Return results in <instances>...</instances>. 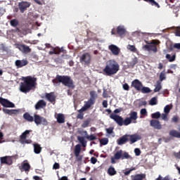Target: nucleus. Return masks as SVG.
Returning a JSON list of instances; mask_svg holds the SVG:
<instances>
[{
	"mask_svg": "<svg viewBox=\"0 0 180 180\" xmlns=\"http://www.w3.org/2000/svg\"><path fill=\"white\" fill-rule=\"evenodd\" d=\"M82 108L79 110L78 114L77 115V118L80 119L81 120H82V119H84V112H85V111H82Z\"/></svg>",
	"mask_w": 180,
	"mask_h": 180,
	"instance_id": "obj_40",
	"label": "nucleus"
},
{
	"mask_svg": "<svg viewBox=\"0 0 180 180\" xmlns=\"http://www.w3.org/2000/svg\"><path fill=\"white\" fill-rule=\"evenodd\" d=\"M152 119H160L161 117V113L160 112H154L151 115Z\"/></svg>",
	"mask_w": 180,
	"mask_h": 180,
	"instance_id": "obj_42",
	"label": "nucleus"
},
{
	"mask_svg": "<svg viewBox=\"0 0 180 180\" xmlns=\"http://www.w3.org/2000/svg\"><path fill=\"white\" fill-rule=\"evenodd\" d=\"M77 140L80 144H82V147H86V141L84 136H77Z\"/></svg>",
	"mask_w": 180,
	"mask_h": 180,
	"instance_id": "obj_33",
	"label": "nucleus"
},
{
	"mask_svg": "<svg viewBox=\"0 0 180 180\" xmlns=\"http://www.w3.org/2000/svg\"><path fill=\"white\" fill-rule=\"evenodd\" d=\"M117 34H119L120 37H123L126 34V28L123 25H119L117 27Z\"/></svg>",
	"mask_w": 180,
	"mask_h": 180,
	"instance_id": "obj_25",
	"label": "nucleus"
},
{
	"mask_svg": "<svg viewBox=\"0 0 180 180\" xmlns=\"http://www.w3.org/2000/svg\"><path fill=\"white\" fill-rule=\"evenodd\" d=\"M96 98H98V94H96V91H90L89 99L96 102Z\"/></svg>",
	"mask_w": 180,
	"mask_h": 180,
	"instance_id": "obj_35",
	"label": "nucleus"
},
{
	"mask_svg": "<svg viewBox=\"0 0 180 180\" xmlns=\"http://www.w3.org/2000/svg\"><path fill=\"white\" fill-rule=\"evenodd\" d=\"M134 153H135V155H136V157H139V155L141 154V150H140V148H136L134 149Z\"/></svg>",
	"mask_w": 180,
	"mask_h": 180,
	"instance_id": "obj_54",
	"label": "nucleus"
},
{
	"mask_svg": "<svg viewBox=\"0 0 180 180\" xmlns=\"http://www.w3.org/2000/svg\"><path fill=\"white\" fill-rule=\"evenodd\" d=\"M45 98H46L47 101L51 102V103H54L56 102V95H54V93H46Z\"/></svg>",
	"mask_w": 180,
	"mask_h": 180,
	"instance_id": "obj_24",
	"label": "nucleus"
},
{
	"mask_svg": "<svg viewBox=\"0 0 180 180\" xmlns=\"http://www.w3.org/2000/svg\"><path fill=\"white\" fill-rule=\"evenodd\" d=\"M127 49L128 50H130V51H133V53L136 52V46H134V45H128L127 46Z\"/></svg>",
	"mask_w": 180,
	"mask_h": 180,
	"instance_id": "obj_49",
	"label": "nucleus"
},
{
	"mask_svg": "<svg viewBox=\"0 0 180 180\" xmlns=\"http://www.w3.org/2000/svg\"><path fill=\"white\" fill-rule=\"evenodd\" d=\"M161 119L162 120H164L165 122H168L169 118H168V114L167 113H162V115H160Z\"/></svg>",
	"mask_w": 180,
	"mask_h": 180,
	"instance_id": "obj_45",
	"label": "nucleus"
},
{
	"mask_svg": "<svg viewBox=\"0 0 180 180\" xmlns=\"http://www.w3.org/2000/svg\"><path fill=\"white\" fill-rule=\"evenodd\" d=\"M124 91H130V86L127 83H125L122 85Z\"/></svg>",
	"mask_w": 180,
	"mask_h": 180,
	"instance_id": "obj_53",
	"label": "nucleus"
},
{
	"mask_svg": "<svg viewBox=\"0 0 180 180\" xmlns=\"http://www.w3.org/2000/svg\"><path fill=\"white\" fill-rule=\"evenodd\" d=\"M174 47V49H177V50H180V44H175Z\"/></svg>",
	"mask_w": 180,
	"mask_h": 180,
	"instance_id": "obj_64",
	"label": "nucleus"
},
{
	"mask_svg": "<svg viewBox=\"0 0 180 180\" xmlns=\"http://www.w3.org/2000/svg\"><path fill=\"white\" fill-rule=\"evenodd\" d=\"M139 63V58L137 57H134L131 59V60L128 64L129 68H134V65Z\"/></svg>",
	"mask_w": 180,
	"mask_h": 180,
	"instance_id": "obj_29",
	"label": "nucleus"
},
{
	"mask_svg": "<svg viewBox=\"0 0 180 180\" xmlns=\"http://www.w3.org/2000/svg\"><path fill=\"white\" fill-rule=\"evenodd\" d=\"M150 126L155 130H161L162 129V125L158 120H151L150 121Z\"/></svg>",
	"mask_w": 180,
	"mask_h": 180,
	"instance_id": "obj_12",
	"label": "nucleus"
},
{
	"mask_svg": "<svg viewBox=\"0 0 180 180\" xmlns=\"http://www.w3.org/2000/svg\"><path fill=\"white\" fill-rule=\"evenodd\" d=\"M166 58H167V60H168V61H169V63H174V61H175V60L176 58V55L174 54L172 56H171L170 54H167Z\"/></svg>",
	"mask_w": 180,
	"mask_h": 180,
	"instance_id": "obj_37",
	"label": "nucleus"
},
{
	"mask_svg": "<svg viewBox=\"0 0 180 180\" xmlns=\"http://www.w3.org/2000/svg\"><path fill=\"white\" fill-rule=\"evenodd\" d=\"M119 70H120L119 63L115 60H110L106 63L105 67L103 70V75H107V77H112V75L117 74Z\"/></svg>",
	"mask_w": 180,
	"mask_h": 180,
	"instance_id": "obj_3",
	"label": "nucleus"
},
{
	"mask_svg": "<svg viewBox=\"0 0 180 180\" xmlns=\"http://www.w3.org/2000/svg\"><path fill=\"white\" fill-rule=\"evenodd\" d=\"M165 78V73H164V72H162L160 75V82H162V81H164Z\"/></svg>",
	"mask_w": 180,
	"mask_h": 180,
	"instance_id": "obj_52",
	"label": "nucleus"
},
{
	"mask_svg": "<svg viewBox=\"0 0 180 180\" xmlns=\"http://www.w3.org/2000/svg\"><path fill=\"white\" fill-rule=\"evenodd\" d=\"M79 154H81V146L79 144H77L75 146V155L76 157V161H77V162L82 161V155H80Z\"/></svg>",
	"mask_w": 180,
	"mask_h": 180,
	"instance_id": "obj_11",
	"label": "nucleus"
},
{
	"mask_svg": "<svg viewBox=\"0 0 180 180\" xmlns=\"http://www.w3.org/2000/svg\"><path fill=\"white\" fill-rule=\"evenodd\" d=\"M175 35L180 37V28H178L175 32Z\"/></svg>",
	"mask_w": 180,
	"mask_h": 180,
	"instance_id": "obj_63",
	"label": "nucleus"
},
{
	"mask_svg": "<svg viewBox=\"0 0 180 180\" xmlns=\"http://www.w3.org/2000/svg\"><path fill=\"white\" fill-rule=\"evenodd\" d=\"M131 86L134 88V89L138 91V92H140V91H141V88L143 87V83L140 80L136 79L131 82Z\"/></svg>",
	"mask_w": 180,
	"mask_h": 180,
	"instance_id": "obj_10",
	"label": "nucleus"
},
{
	"mask_svg": "<svg viewBox=\"0 0 180 180\" xmlns=\"http://www.w3.org/2000/svg\"><path fill=\"white\" fill-rule=\"evenodd\" d=\"M91 54L86 53L80 57V63H84L85 65H88L89 64H91Z\"/></svg>",
	"mask_w": 180,
	"mask_h": 180,
	"instance_id": "obj_9",
	"label": "nucleus"
},
{
	"mask_svg": "<svg viewBox=\"0 0 180 180\" xmlns=\"http://www.w3.org/2000/svg\"><path fill=\"white\" fill-rule=\"evenodd\" d=\"M107 172L110 176H113V175H116V174H117V172L116 171V169H115V167H110Z\"/></svg>",
	"mask_w": 180,
	"mask_h": 180,
	"instance_id": "obj_34",
	"label": "nucleus"
},
{
	"mask_svg": "<svg viewBox=\"0 0 180 180\" xmlns=\"http://www.w3.org/2000/svg\"><path fill=\"white\" fill-rule=\"evenodd\" d=\"M34 153L35 154H40L41 153V146L39 143H34Z\"/></svg>",
	"mask_w": 180,
	"mask_h": 180,
	"instance_id": "obj_32",
	"label": "nucleus"
},
{
	"mask_svg": "<svg viewBox=\"0 0 180 180\" xmlns=\"http://www.w3.org/2000/svg\"><path fill=\"white\" fill-rule=\"evenodd\" d=\"M53 169H60V164L55 162L53 166Z\"/></svg>",
	"mask_w": 180,
	"mask_h": 180,
	"instance_id": "obj_58",
	"label": "nucleus"
},
{
	"mask_svg": "<svg viewBox=\"0 0 180 180\" xmlns=\"http://www.w3.org/2000/svg\"><path fill=\"white\" fill-rule=\"evenodd\" d=\"M29 62L27 60H15V65L17 68H22V67H25V65H27Z\"/></svg>",
	"mask_w": 180,
	"mask_h": 180,
	"instance_id": "obj_26",
	"label": "nucleus"
},
{
	"mask_svg": "<svg viewBox=\"0 0 180 180\" xmlns=\"http://www.w3.org/2000/svg\"><path fill=\"white\" fill-rule=\"evenodd\" d=\"M129 116V117H127L124 120L122 117L119 115L110 114V119H112L118 126H129V124H131V123H137L136 121L139 119L137 112L131 111Z\"/></svg>",
	"mask_w": 180,
	"mask_h": 180,
	"instance_id": "obj_1",
	"label": "nucleus"
},
{
	"mask_svg": "<svg viewBox=\"0 0 180 180\" xmlns=\"http://www.w3.org/2000/svg\"><path fill=\"white\" fill-rule=\"evenodd\" d=\"M15 47L16 49H18V50H20V51H22V53H30L32 51V49L25 45V44H15Z\"/></svg>",
	"mask_w": 180,
	"mask_h": 180,
	"instance_id": "obj_15",
	"label": "nucleus"
},
{
	"mask_svg": "<svg viewBox=\"0 0 180 180\" xmlns=\"http://www.w3.org/2000/svg\"><path fill=\"white\" fill-rule=\"evenodd\" d=\"M146 179V174H137L131 176V180H144Z\"/></svg>",
	"mask_w": 180,
	"mask_h": 180,
	"instance_id": "obj_27",
	"label": "nucleus"
},
{
	"mask_svg": "<svg viewBox=\"0 0 180 180\" xmlns=\"http://www.w3.org/2000/svg\"><path fill=\"white\" fill-rule=\"evenodd\" d=\"M47 105V103L44 101V100H39L34 105L36 110H39V109H43V108H46Z\"/></svg>",
	"mask_w": 180,
	"mask_h": 180,
	"instance_id": "obj_23",
	"label": "nucleus"
},
{
	"mask_svg": "<svg viewBox=\"0 0 180 180\" xmlns=\"http://www.w3.org/2000/svg\"><path fill=\"white\" fill-rule=\"evenodd\" d=\"M10 24H11V26H12L13 27H16L17 26L19 25V20H18L17 19L11 20L10 21Z\"/></svg>",
	"mask_w": 180,
	"mask_h": 180,
	"instance_id": "obj_39",
	"label": "nucleus"
},
{
	"mask_svg": "<svg viewBox=\"0 0 180 180\" xmlns=\"http://www.w3.org/2000/svg\"><path fill=\"white\" fill-rule=\"evenodd\" d=\"M172 123H178L179 122V117L174 115L172 118Z\"/></svg>",
	"mask_w": 180,
	"mask_h": 180,
	"instance_id": "obj_51",
	"label": "nucleus"
},
{
	"mask_svg": "<svg viewBox=\"0 0 180 180\" xmlns=\"http://www.w3.org/2000/svg\"><path fill=\"white\" fill-rule=\"evenodd\" d=\"M30 6V3L27 1H22L18 4V8L21 12V13H23Z\"/></svg>",
	"mask_w": 180,
	"mask_h": 180,
	"instance_id": "obj_18",
	"label": "nucleus"
},
{
	"mask_svg": "<svg viewBox=\"0 0 180 180\" xmlns=\"http://www.w3.org/2000/svg\"><path fill=\"white\" fill-rule=\"evenodd\" d=\"M53 50L55 51V54H60V53H61V49L60 48H55Z\"/></svg>",
	"mask_w": 180,
	"mask_h": 180,
	"instance_id": "obj_60",
	"label": "nucleus"
},
{
	"mask_svg": "<svg viewBox=\"0 0 180 180\" xmlns=\"http://www.w3.org/2000/svg\"><path fill=\"white\" fill-rule=\"evenodd\" d=\"M3 112L4 113H6V115H10V116H12V115H18V113H19V110H9L4 108Z\"/></svg>",
	"mask_w": 180,
	"mask_h": 180,
	"instance_id": "obj_28",
	"label": "nucleus"
},
{
	"mask_svg": "<svg viewBox=\"0 0 180 180\" xmlns=\"http://www.w3.org/2000/svg\"><path fill=\"white\" fill-rule=\"evenodd\" d=\"M111 34H117V29L112 28L111 31Z\"/></svg>",
	"mask_w": 180,
	"mask_h": 180,
	"instance_id": "obj_61",
	"label": "nucleus"
},
{
	"mask_svg": "<svg viewBox=\"0 0 180 180\" xmlns=\"http://www.w3.org/2000/svg\"><path fill=\"white\" fill-rule=\"evenodd\" d=\"M140 92H142V94H150L151 92V89L148 87L143 86L141 88Z\"/></svg>",
	"mask_w": 180,
	"mask_h": 180,
	"instance_id": "obj_38",
	"label": "nucleus"
},
{
	"mask_svg": "<svg viewBox=\"0 0 180 180\" xmlns=\"http://www.w3.org/2000/svg\"><path fill=\"white\" fill-rule=\"evenodd\" d=\"M89 123H91V120H84L82 124V127L84 129H85V127H88L89 126Z\"/></svg>",
	"mask_w": 180,
	"mask_h": 180,
	"instance_id": "obj_43",
	"label": "nucleus"
},
{
	"mask_svg": "<svg viewBox=\"0 0 180 180\" xmlns=\"http://www.w3.org/2000/svg\"><path fill=\"white\" fill-rule=\"evenodd\" d=\"M108 143H109V139H108L107 138H103L100 140V143L102 146H106V144H108Z\"/></svg>",
	"mask_w": 180,
	"mask_h": 180,
	"instance_id": "obj_46",
	"label": "nucleus"
},
{
	"mask_svg": "<svg viewBox=\"0 0 180 180\" xmlns=\"http://www.w3.org/2000/svg\"><path fill=\"white\" fill-rule=\"evenodd\" d=\"M34 122L35 124H37V126H39L40 124L47 126V124H49V122H47V120H46V118L42 117L37 114L34 115Z\"/></svg>",
	"mask_w": 180,
	"mask_h": 180,
	"instance_id": "obj_8",
	"label": "nucleus"
},
{
	"mask_svg": "<svg viewBox=\"0 0 180 180\" xmlns=\"http://www.w3.org/2000/svg\"><path fill=\"white\" fill-rule=\"evenodd\" d=\"M149 4L152 6H155L156 8H160V4L157 1H155V0H150Z\"/></svg>",
	"mask_w": 180,
	"mask_h": 180,
	"instance_id": "obj_44",
	"label": "nucleus"
},
{
	"mask_svg": "<svg viewBox=\"0 0 180 180\" xmlns=\"http://www.w3.org/2000/svg\"><path fill=\"white\" fill-rule=\"evenodd\" d=\"M52 82L55 86H58L60 84H63L65 86L68 88H72L74 89L75 85H74V81L70 76L67 75H56V78L52 80Z\"/></svg>",
	"mask_w": 180,
	"mask_h": 180,
	"instance_id": "obj_4",
	"label": "nucleus"
},
{
	"mask_svg": "<svg viewBox=\"0 0 180 180\" xmlns=\"http://www.w3.org/2000/svg\"><path fill=\"white\" fill-rule=\"evenodd\" d=\"M93 105H95V101L94 100H91L90 98L84 102V106L82 108V111H86L88 109H90Z\"/></svg>",
	"mask_w": 180,
	"mask_h": 180,
	"instance_id": "obj_19",
	"label": "nucleus"
},
{
	"mask_svg": "<svg viewBox=\"0 0 180 180\" xmlns=\"http://www.w3.org/2000/svg\"><path fill=\"white\" fill-rule=\"evenodd\" d=\"M22 82L20 84V91L22 94H28L32 89L36 88L37 78L32 76H27L22 78Z\"/></svg>",
	"mask_w": 180,
	"mask_h": 180,
	"instance_id": "obj_2",
	"label": "nucleus"
},
{
	"mask_svg": "<svg viewBox=\"0 0 180 180\" xmlns=\"http://www.w3.org/2000/svg\"><path fill=\"white\" fill-rule=\"evenodd\" d=\"M135 169H136V167H132V168L129 169V170L124 171V174L125 176L130 175V173L132 171H135Z\"/></svg>",
	"mask_w": 180,
	"mask_h": 180,
	"instance_id": "obj_50",
	"label": "nucleus"
},
{
	"mask_svg": "<svg viewBox=\"0 0 180 180\" xmlns=\"http://www.w3.org/2000/svg\"><path fill=\"white\" fill-rule=\"evenodd\" d=\"M86 139H87V140H89L90 141H94V140H96V136H95L94 134H91L90 136L87 135L86 136Z\"/></svg>",
	"mask_w": 180,
	"mask_h": 180,
	"instance_id": "obj_47",
	"label": "nucleus"
},
{
	"mask_svg": "<svg viewBox=\"0 0 180 180\" xmlns=\"http://www.w3.org/2000/svg\"><path fill=\"white\" fill-rule=\"evenodd\" d=\"M103 108H108V101L104 100L102 103Z\"/></svg>",
	"mask_w": 180,
	"mask_h": 180,
	"instance_id": "obj_62",
	"label": "nucleus"
},
{
	"mask_svg": "<svg viewBox=\"0 0 180 180\" xmlns=\"http://www.w3.org/2000/svg\"><path fill=\"white\" fill-rule=\"evenodd\" d=\"M30 130H25L20 136V143L21 144H32V140L26 139H27V135L30 134Z\"/></svg>",
	"mask_w": 180,
	"mask_h": 180,
	"instance_id": "obj_7",
	"label": "nucleus"
},
{
	"mask_svg": "<svg viewBox=\"0 0 180 180\" xmlns=\"http://www.w3.org/2000/svg\"><path fill=\"white\" fill-rule=\"evenodd\" d=\"M141 115L146 116L147 115V110L146 108H142L141 110Z\"/></svg>",
	"mask_w": 180,
	"mask_h": 180,
	"instance_id": "obj_56",
	"label": "nucleus"
},
{
	"mask_svg": "<svg viewBox=\"0 0 180 180\" xmlns=\"http://www.w3.org/2000/svg\"><path fill=\"white\" fill-rule=\"evenodd\" d=\"M165 113L169 115V112H171V108H169V105H167L164 108Z\"/></svg>",
	"mask_w": 180,
	"mask_h": 180,
	"instance_id": "obj_48",
	"label": "nucleus"
},
{
	"mask_svg": "<svg viewBox=\"0 0 180 180\" xmlns=\"http://www.w3.org/2000/svg\"><path fill=\"white\" fill-rule=\"evenodd\" d=\"M97 161H98V159H96V158H95V157H92L91 158V164H96Z\"/></svg>",
	"mask_w": 180,
	"mask_h": 180,
	"instance_id": "obj_59",
	"label": "nucleus"
},
{
	"mask_svg": "<svg viewBox=\"0 0 180 180\" xmlns=\"http://www.w3.org/2000/svg\"><path fill=\"white\" fill-rule=\"evenodd\" d=\"M177 130L176 129L170 130L169 131V134L170 137H175L176 139H180V124L178 125Z\"/></svg>",
	"mask_w": 180,
	"mask_h": 180,
	"instance_id": "obj_16",
	"label": "nucleus"
},
{
	"mask_svg": "<svg viewBox=\"0 0 180 180\" xmlns=\"http://www.w3.org/2000/svg\"><path fill=\"white\" fill-rule=\"evenodd\" d=\"M148 44L143 46V50L145 51H153V53H157L158 51V49H157V45L158 44V41L155 40H153L150 43L146 41Z\"/></svg>",
	"mask_w": 180,
	"mask_h": 180,
	"instance_id": "obj_6",
	"label": "nucleus"
},
{
	"mask_svg": "<svg viewBox=\"0 0 180 180\" xmlns=\"http://www.w3.org/2000/svg\"><path fill=\"white\" fill-rule=\"evenodd\" d=\"M58 123L63 124L65 122V117L64 114L59 113L56 117Z\"/></svg>",
	"mask_w": 180,
	"mask_h": 180,
	"instance_id": "obj_30",
	"label": "nucleus"
},
{
	"mask_svg": "<svg viewBox=\"0 0 180 180\" xmlns=\"http://www.w3.org/2000/svg\"><path fill=\"white\" fill-rule=\"evenodd\" d=\"M157 103H158L157 97H153L149 101V105H150L151 106H154L157 105Z\"/></svg>",
	"mask_w": 180,
	"mask_h": 180,
	"instance_id": "obj_41",
	"label": "nucleus"
},
{
	"mask_svg": "<svg viewBox=\"0 0 180 180\" xmlns=\"http://www.w3.org/2000/svg\"><path fill=\"white\" fill-rule=\"evenodd\" d=\"M109 50L111 51V53L113 56H119L120 54V48L115 44H111L108 46Z\"/></svg>",
	"mask_w": 180,
	"mask_h": 180,
	"instance_id": "obj_17",
	"label": "nucleus"
},
{
	"mask_svg": "<svg viewBox=\"0 0 180 180\" xmlns=\"http://www.w3.org/2000/svg\"><path fill=\"white\" fill-rule=\"evenodd\" d=\"M106 131L108 134H112V133H113V127H109L108 129H106Z\"/></svg>",
	"mask_w": 180,
	"mask_h": 180,
	"instance_id": "obj_57",
	"label": "nucleus"
},
{
	"mask_svg": "<svg viewBox=\"0 0 180 180\" xmlns=\"http://www.w3.org/2000/svg\"><path fill=\"white\" fill-rule=\"evenodd\" d=\"M0 103L4 108H15V104H13V103L2 97H0Z\"/></svg>",
	"mask_w": 180,
	"mask_h": 180,
	"instance_id": "obj_13",
	"label": "nucleus"
},
{
	"mask_svg": "<svg viewBox=\"0 0 180 180\" xmlns=\"http://www.w3.org/2000/svg\"><path fill=\"white\" fill-rule=\"evenodd\" d=\"M23 119H25V120H27V122H34V118L33 117V116L30 115V114L29 112H25L23 115Z\"/></svg>",
	"mask_w": 180,
	"mask_h": 180,
	"instance_id": "obj_31",
	"label": "nucleus"
},
{
	"mask_svg": "<svg viewBox=\"0 0 180 180\" xmlns=\"http://www.w3.org/2000/svg\"><path fill=\"white\" fill-rule=\"evenodd\" d=\"M130 158H131V156L129 155V153H123V150H120L115 153L114 158H112L111 160L113 163L115 162L114 160H130Z\"/></svg>",
	"mask_w": 180,
	"mask_h": 180,
	"instance_id": "obj_5",
	"label": "nucleus"
},
{
	"mask_svg": "<svg viewBox=\"0 0 180 180\" xmlns=\"http://www.w3.org/2000/svg\"><path fill=\"white\" fill-rule=\"evenodd\" d=\"M127 141H129V134H125L117 140L118 146H123V144H125Z\"/></svg>",
	"mask_w": 180,
	"mask_h": 180,
	"instance_id": "obj_22",
	"label": "nucleus"
},
{
	"mask_svg": "<svg viewBox=\"0 0 180 180\" xmlns=\"http://www.w3.org/2000/svg\"><path fill=\"white\" fill-rule=\"evenodd\" d=\"M123 111V108H117L114 110V113H112V115H117V113H120V112Z\"/></svg>",
	"mask_w": 180,
	"mask_h": 180,
	"instance_id": "obj_55",
	"label": "nucleus"
},
{
	"mask_svg": "<svg viewBox=\"0 0 180 180\" xmlns=\"http://www.w3.org/2000/svg\"><path fill=\"white\" fill-rule=\"evenodd\" d=\"M0 160L1 164H6V165H12V164L13 163V160L10 156L1 157Z\"/></svg>",
	"mask_w": 180,
	"mask_h": 180,
	"instance_id": "obj_20",
	"label": "nucleus"
},
{
	"mask_svg": "<svg viewBox=\"0 0 180 180\" xmlns=\"http://www.w3.org/2000/svg\"><path fill=\"white\" fill-rule=\"evenodd\" d=\"M128 139L130 144H134L139 140H141V136L139 134H134L132 135L128 134Z\"/></svg>",
	"mask_w": 180,
	"mask_h": 180,
	"instance_id": "obj_14",
	"label": "nucleus"
},
{
	"mask_svg": "<svg viewBox=\"0 0 180 180\" xmlns=\"http://www.w3.org/2000/svg\"><path fill=\"white\" fill-rule=\"evenodd\" d=\"M162 89V86L161 85V82L157 81L154 92H160Z\"/></svg>",
	"mask_w": 180,
	"mask_h": 180,
	"instance_id": "obj_36",
	"label": "nucleus"
},
{
	"mask_svg": "<svg viewBox=\"0 0 180 180\" xmlns=\"http://www.w3.org/2000/svg\"><path fill=\"white\" fill-rule=\"evenodd\" d=\"M19 169L21 172H29L30 171V164L28 162H22L20 166H19Z\"/></svg>",
	"mask_w": 180,
	"mask_h": 180,
	"instance_id": "obj_21",
	"label": "nucleus"
}]
</instances>
